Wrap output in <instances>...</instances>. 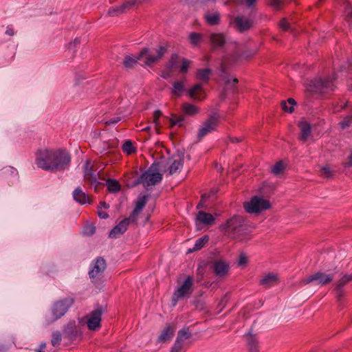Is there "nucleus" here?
Returning a JSON list of instances; mask_svg holds the SVG:
<instances>
[{
    "mask_svg": "<svg viewBox=\"0 0 352 352\" xmlns=\"http://www.w3.org/2000/svg\"><path fill=\"white\" fill-rule=\"evenodd\" d=\"M71 162V157L65 150L38 151L36 153L38 167L52 172L67 169Z\"/></svg>",
    "mask_w": 352,
    "mask_h": 352,
    "instance_id": "1",
    "label": "nucleus"
},
{
    "mask_svg": "<svg viewBox=\"0 0 352 352\" xmlns=\"http://www.w3.org/2000/svg\"><path fill=\"white\" fill-rule=\"evenodd\" d=\"M167 45H159L155 48L144 47L139 52L137 56L126 55L122 64L126 69H131L138 64V60H144V65L148 67H153L157 63L168 51Z\"/></svg>",
    "mask_w": 352,
    "mask_h": 352,
    "instance_id": "2",
    "label": "nucleus"
},
{
    "mask_svg": "<svg viewBox=\"0 0 352 352\" xmlns=\"http://www.w3.org/2000/svg\"><path fill=\"white\" fill-rule=\"evenodd\" d=\"M224 234L233 239H239L241 236L248 234L251 232V227L245 219L239 216L234 215L221 226Z\"/></svg>",
    "mask_w": 352,
    "mask_h": 352,
    "instance_id": "3",
    "label": "nucleus"
},
{
    "mask_svg": "<svg viewBox=\"0 0 352 352\" xmlns=\"http://www.w3.org/2000/svg\"><path fill=\"white\" fill-rule=\"evenodd\" d=\"M184 92H186L194 100H202L206 97L205 90L201 83H196L189 89H186L184 81H174L171 94L176 97H180Z\"/></svg>",
    "mask_w": 352,
    "mask_h": 352,
    "instance_id": "4",
    "label": "nucleus"
},
{
    "mask_svg": "<svg viewBox=\"0 0 352 352\" xmlns=\"http://www.w3.org/2000/svg\"><path fill=\"white\" fill-rule=\"evenodd\" d=\"M334 78L331 77L316 78L307 84L306 91L314 94H323L333 91L334 89Z\"/></svg>",
    "mask_w": 352,
    "mask_h": 352,
    "instance_id": "5",
    "label": "nucleus"
},
{
    "mask_svg": "<svg viewBox=\"0 0 352 352\" xmlns=\"http://www.w3.org/2000/svg\"><path fill=\"white\" fill-rule=\"evenodd\" d=\"M162 178L163 175L160 173L144 172L131 182L129 181L126 186L128 188H134L141 184L144 186H155L161 182Z\"/></svg>",
    "mask_w": 352,
    "mask_h": 352,
    "instance_id": "6",
    "label": "nucleus"
},
{
    "mask_svg": "<svg viewBox=\"0 0 352 352\" xmlns=\"http://www.w3.org/2000/svg\"><path fill=\"white\" fill-rule=\"evenodd\" d=\"M256 12L250 11L248 16L241 14L234 17L232 24L233 28L240 33H244L252 29L254 25Z\"/></svg>",
    "mask_w": 352,
    "mask_h": 352,
    "instance_id": "7",
    "label": "nucleus"
},
{
    "mask_svg": "<svg viewBox=\"0 0 352 352\" xmlns=\"http://www.w3.org/2000/svg\"><path fill=\"white\" fill-rule=\"evenodd\" d=\"M193 278L192 276H188L183 282L182 285L175 289L172 296V305L176 306L177 302L188 297L192 292Z\"/></svg>",
    "mask_w": 352,
    "mask_h": 352,
    "instance_id": "8",
    "label": "nucleus"
},
{
    "mask_svg": "<svg viewBox=\"0 0 352 352\" xmlns=\"http://www.w3.org/2000/svg\"><path fill=\"white\" fill-rule=\"evenodd\" d=\"M219 118L220 116L217 112H212L199 128L197 133V139L200 140L208 133L216 131L219 122Z\"/></svg>",
    "mask_w": 352,
    "mask_h": 352,
    "instance_id": "9",
    "label": "nucleus"
},
{
    "mask_svg": "<svg viewBox=\"0 0 352 352\" xmlns=\"http://www.w3.org/2000/svg\"><path fill=\"white\" fill-rule=\"evenodd\" d=\"M271 208L269 201L261 197L254 196L249 202L244 203V208L248 213H259Z\"/></svg>",
    "mask_w": 352,
    "mask_h": 352,
    "instance_id": "10",
    "label": "nucleus"
},
{
    "mask_svg": "<svg viewBox=\"0 0 352 352\" xmlns=\"http://www.w3.org/2000/svg\"><path fill=\"white\" fill-rule=\"evenodd\" d=\"M74 302V298L71 297L65 298L55 302L52 307L53 320L55 321L63 316Z\"/></svg>",
    "mask_w": 352,
    "mask_h": 352,
    "instance_id": "11",
    "label": "nucleus"
},
{
    "mask_svg": "<svg viewBox=\"0 0 352 352\" xmlns=\"http://www.w3.org/2000/svg\"><path fill=\"white\" fill-rule=\"evenodd\" d=\"M352 280V274H344L337 283L334 290L336 294L337 302L338 305V307L342 309L345 305L343 297L344 296V290L343 289L344 286L346 285L348 283Z\"/></svg>",
    "mask_w": 352,
    "mask_h": 352,
    "instance_id": "12",
    "label": "nucleus"
},
{
    "mask_svg": "<svg viewBox=\"0 0 352 352\" xmlns=\"http://www.w3.org/2000/svg\"><path fill=\"white\" fill-rule=\"evenodd\" d=\"M64 338L72 342L80 340L82 337V331L76 325L74 320L69 321L65 327L63 331Z\"/></svg>",
    "mask_w": 352,
    "mask_h": 352,
    "instance_id": "13",
    "label": "nucleus"
},
{
    "mask_svg": "<svg viewBox=\"0 0 352 352\" xmlns=\"http://www.w3.org/2000/svg\"><path fill=\"white\" fill-rule=\"evenodd\" d=\"M104 311V308L102 306L98 305L96 309L89 314L87 322L89 330L96 331L101 327V316Z\"/></svg>",
    "mask_w": 352,
    "mask_h": 352,
    "instance_id": "14",
    "label": "nucleus"
},
{
    "mask_svg": "<svg viewBox=\"0 0 352 352\" xmlns=\"http://www.w3.org/2000/svg\"><path fill=\"white\" fill-rule=\"evenodd\" d=\"M90 267L89 276L94 281L96 278H99L103 274L107 267L106 261L103 257L98 256L91 262Z\"/></svg>",
    "mask_w": 352,
    "mask_h": 352,
    "instance_id": "15",
    "label": "nucleus"
},
{
    "mask_svg": "<svg viewBox=\"0 0 352 352\" xmlns=\"http://www.w3.org/2000/svg\"><path fill=\"white\" fill-rule=\"evenodd\" d=\"M334 277V274H325L322 272H317L316 273L310 275L302 280L305 285L309 284L314 281H318V285H326L330 283Z\"/></svg>",
    "mask_w": 352,
    "mask_h": 352,
    "instance_id": "16",
    "label": "nucleus"
},
{
    "mask_svg": "<svg viewBox=\"0 0 352 352\" xmlns=\"http://www.w3.org/2000/svg\"><path fill=\"white\" fill-rule=\"evenodd\" d=\"M210 265L212 272L218 278H222L226 276L230 269L229 264L221 259L211 261Z\"/></svg>",
    "mask_w": 352,
    "mask_h": 352,
    "instance_id": "17",
    "label": "nucleus"
},
{
    "mask_svg": "<svg viewBox=\"0 0 352 352\" xmlns=\"http://www.w3.org/2000/svg\"><path fill=\"white\" fill-rule=\"evenodd\" d=\"M221 76L225 80V91H230V92L233 94H236L238 92V89L236 87L238 79L236 78H234L232 79L230 78L224 65H221Z\"/></svg>",
    "mask_w": 352,
    "mask_h": 352,
    "instance_id": "18",
    "label": "nucleus"
},
{
    "mask_svg": "<svg viewBox=\"0 0 352 352\" xmlns=\"http://www.w3.org/2000/svg\"><path fill=\"white\" fill-rule=\"evenodd\" d=\"M89 163L86 162L85 170V179L91 183V185H95L96 190L97 188L104 186V184L98 181L96 175L94 173L93 168L89 166Z\"/></svg>",
    "mask_w": 352,
    "mask_h": 352,
    "instance_id": "19",
    "label": "nucleus"
},
{
    "mask_svg": "<svg viewBox=\"0 0 352 352\" xmlns=\"http://www.w3.org/2000/svg\"><path fill=\"white\" fill-rule=\"evenodd\" d=\"M298 126L300 129L299 139L303 142H306L311 133V126L309 122L305 120L298 122Z\"/></svg>",
    "mask_w": 352,
    "mask_h": 352,
    "instance_id": "20",
    "label": "nucleus"
},
{
    "mask_svg": "<svg viewBox=\"0 0 352 352\" xmlns=\"http://www.w3.org/2000/svg\"><path fill=\"white\" fill-rule=\"evenodd\" d=\"M129 226V219L122 220L109 232V238H118L119 235L124 234Z\"/></svg>",
    "mask_w": 352,
    "mask_h": 352,
    "instance_id": "21",
    "label": "nucleus"
},
{
    "mask_svg": "<svg viewBox=\"0 0 352 352\" xmlns=\"http://www.w3.org/2000/svg\"><path fill=\"white\" fill-rule=\"evenodd\" d=\"M73 198L76 202L82 205L85 204H91L92 203L89 196L83 192L80 187L76 188L74 190Z\"/></svg>",
    "mask_w": 352,
    "mask_h": 352,
    "instance_id": "22",
    "label": "nucleus"
},
{
    "mask_svg": "<svg viewBox=\"0 0 352 352\" xmlns=\"http://www.w3.org/2000/svg\"><path fill=\"white\" fill-rule=\"evenodd\" d=\"M196 221L202 225L211 226L214 223L215 219L210 213L200 210L197 214Z\"/></svg>",
    "mask_w": 352,
    "mask_h": 352,
    "instance_id": "23",
    "label": "nucleus"
},
{
    "mask_svg": "<svg viewBox=\"0 0 352 352\" xmlns=\"http://www.w3.org/2000/svg\"><path fill=\"white\" fill-rule=\"evenodd\" d=\"M212 74V71L210 68L198 69L196 72V78L202 81L203 83L207 84Z\"/></svg>",
    "mask_w": 352,
    "mask_h": 352,
    "instance_id": "24",
    "label": "nucleus"
},
{
    "mask_svg": "<svg viewBox=\"0 0 352 352\" xmlns=\"http://www.w3.org/2000/svg\"><path fill=\"white\" fill-rule=\"evenodd\" d=\"M178 160H174L172 164L169 167V173L170 175H173L176 173L178 169L183 166L184 164V153L178 151Z\"/></svg>",
    "mask_w": 352,
    "mask_h": 352,
    "instance_id": "25",
    "label": "nucleus"
},
{
    "mask_svg": "<svg viewBox=\"0 0 352 352\" xmlns=\"http://www.w3.org/2000/svg\"><path fill=\"white\" fill-rule=\"evenodd\" d=\"M247 337L249 352H258V341L256 336L249 332Z\"/></svg>",
    "mask_w": 352,
    "mask_h": 352,
    "instance_id": "26",
    "label": "nucleus"
},
{
    "mask_svg": "<svg viewBox=\"0 0 352 352\" xmlns=\"http://www.w3.org/2000/svg\"><path fill=\"white\" fill-rule=\"evenodd\" d=\"M204 19L209 25H216L220 23V14L218 12H207L204 15Z\"/></svg>",
    "mask_w": 352,
    "mask_h": 352,
    "instance_id": "27",
    "label": "nucleus"
},
{
    "mask_svg": "<svg viewBox=\"0 0 352 352\" xmlns=\"http://www.w3.org/2000/svg\"><path fill=\"white\" fill-rule=\"evenodd\" d=\"M277 280L278 277L274 274L270 273L261 279L260 284L265 287H269L275 284Z\"/></svg>",
    "mask_w": 352,
    "mask_h": 352,
    "instance_id": "28",
    "label": "nucleus"
},
{
    "mask_svg": "<svg viewBox=\"0 0 352 352\" xmlns=\"http://www.w3.org/2000/svg\"><path fill=\"white\" fill-rule=\"evenodd\" d=\"M210 41L214 46L218 47H222L226 43L224 36L217 33H213L210 35Z\"/></svg>",
    "mask_w": 352,
    "mask_h": 352,
    "instance_id": "29",
    "label": "nucleus"
},
{
    "mask_svg": "<svg viewBox=\"0 0 352 352\" xmlns=\"http://www.w3.org/2000/svg\"><path fill=\"white\" fill-rule=\"evenodd\" d=\"M1 175L5 178H15L18 175L16 169L12 166H6L1 169Z\"/></svg>",
    "mask_w": 352,
    "mask_h": 352,
    "instance_id": "30",
    "label": "nucleus"
},
{
    "mask_svg": "<svg viewBox=\"0 0 352 352\" xmlns=\"http://www.w3.org/2000/svg\"><path fill=\"white\" fill-rule=\"evenodd\" d=\"M148 198H149L148 195H140L138 197V199L135 201V206L134 208V209H135V212L140 211L141 212V211L145 207Z\"/></svg>",
    "mask_w": 352,
    "mask_h": 352,
    "instance_id": "31",
    "label": "nucleus"
},
{
    "mask_svg": "<svg viewBox=\"0 0 352 352\" xmlns=\"http://www.w3.org/2000/svg\"><path fill=\"white\" fill-rule=\"evenodd\" d=\"M174 331L172 327L168 325L162 332L158 338L160 342H165L170 340L173 336Z\"/></svg>",
    "mask_w": 352,
    "mask_h": 352,
    "instance_id": "32",
    "label": "nucleus"
},
{
    "mask_svg": "<svg viewBox=\"0 0 352 352\" xmlns=\"http://www.w3.org/2000/svg\"><path fill=\"white\" fill-rule=\"evenodd\" d=\"M107 190L112 193L118 192L121 189V186L118 180L109 179L106 182Z\"/></svg>",
    "mask_w": 352,
    "mask_h": 352,
    "instance_id": "33",
    "label": "nucleus"
},
{
    "mask_svg": "<svg viewBox=\"0 0 352 352\" xmlns=\"http://www.w3.org/2000/svg\"><path fill=\"white\" fill-rule=\"evenodd\" d=\"M208 241L209 236L208 235H204L203 236L199 238L196 241L193 248L192 250L190 249L188 251V253L192 252V251H197L201 250L208 242Z\"/></svg>",
    "mask_w": 352,
    "mask_h": 352,
    "instance_id": "34",
    "label": "nucleus"
},
{
    "mask_svg": "<svg viewBox=\"0 0 352 352\" xmlns=\"http://www.w3.org/2000/svg\"><path fill=\"white\" fill-rule=\"evenodd\" d=\"M182 109L187 116H193L199 112V108L195 105L185 102L182 104Z\"/></svg>",
    "mask_w": 352,
    "mask_h": 352,
    "instance_id": "35",
    "label": "nucleus"
},
{
    "mask_svg": "<svg viewBox=\"0 0 352 352\" xmlns=\"http://www.w3.org/2000/svg\"><path fill=\"white\" fill-rule=\"evenodd\" d=\"M296 105V100L292 98H288L287 101H282L281 107L283 109L289 113H292L294 111V106Z\"/></svg>",
    "mask_w": 352,
    "mask_h": 352,
    "instance_id": "36",
    "label": "nucleus"
},
{
    "mask_svg": "<svg viewBox=\"0 0 352 352\" xmlns=\"http://www.w3.org/2000/svg\"><path fill=\"white\" fill-rule=\"evenodd\" d=\"M192 334L189 332L188 327L184 328L178 331L176 340L184 344V340L190 338Z\"/></svg>",
    "mask_w": 352,
    "mask_h": 352,
    "instance_id": "37",
    "label": "nucleus"
},
{
    "mask_svg": "<svg viewBox=\"0 0 352 352\" xmlns=\"http://www.w3.org/2000/svg\"><path fill=\"white\" fill-rule=\"evenodd\" d=\"M165 67L173 71L175 68L179 67V56L177 54H173L169 60L166 63Z\"/></svg>",
    "mask_w": 352,
    "mask_h": 352,
    "instance_id": "38",
    "label": "nucleus"
},
{
    "mask_svg": "<svg viewBox=\"0 0 352 352\" xmlns=\"http://www.w3.org/2000/svg\"><path fill=\"white\" fill-rule=\"evenodd\" d=\"M185 119L183 117H177L175 115H173L172 118H169L170 126L171 128L178 126L179 127L184 126Z\"/></svg>",
    "mask_w": 352,
    "mask_h": 352,
    "instance_id": "39",
    "label": "nucleus"
},
{
    "mask_svg": "<svg viewBox=\"0 0 352 352\" xmlns=\"http://www.w3.org/2000/svg\"><path fill=\"white\" fill-rule=\"evenodd\" d=\"M202 34L192 32L189 34V40L193 46H198L202 41Z\"/></svg>",
    "mask_w": 352,
    "mask_h": 352,
    "instance_id": "40",
    "label": "nucleus"
},
{
    "mask_svg": "<svg viewBox=\"0 0 352 352\" xmlns=\"http://www.w3.org/2000/svg\"><path fill=\"white\" fill-rule=\"evenodd\" d=\"M122 148L123 151L126 153L128 155H131L136 151V148L133 145L132 142L129 140L124 142Z\"/></svg>",
    "mask_w": 352,
    "mask_h": 352,
    "instance_id": "41",
    "label": "nucleus"
},
{
    "mask_svg": "<svg viewBox=\"0 0 352 352\" xmlns=\"http://www.w3.org/2000/svg\"><path fill=\"white\" fill-rule=\"evenodd\" d=\"M62 339V334L60 331H56L52 335V344L53 346H58L60 345Z\"/></svg>",
    "mask_w": 352,
    "mask_h": 352,
    "instance_id": "42",
    "label": "nucleus"
},
{
    "mask_svg": "<svg viewBox=\"0 0 352 352\" xmlns=\"http://www.w3.org/2000/svg\"><path fill=\"white\" fill-rule=\"evenodd\" d=\"M285 170V166L282 161L276 162L272 167V172L275 175H278L283 173Z\"/></svg>",
    "mask_w": 352,
    "mask_h": 352,
    "instance_id": "43",
    "label": "nucleus"
},
{
    "mask_svg": "<svg viewBox=\"0 0 352 352\" xmlns=\"http://www.w3.org/2000/svg\"><path fill=\"white\" fill-rule=\"evenodd\" d=\"M190 63H191L190 60L183 58L182 60L181 65H179V67H179V72L182 74H185L188 73Z\"/></svg>",
    "mask_w": 352,
    "mask_h": 352,
    "instance_id": "44",
    "label": "nucleus"
},
{
    "mask_svg": "<svg viewBox=\"0 0 352 352\" xmlns=\"http://www.w3.org/2000/svg\"><path fill=\"white\" fill-rule=\"evenodd\" d=\"M284 4V0H270V6L272 7L276 11L281 10Z\"/></svg>",
    "mask_w": 352,
    "mask_h": 352,
    "instance_id": "45",
    "label": "nucleus"
},
{
    "mask_svg": "<svg viewBox=\"0 0 352 352\" xmlns=\"http://www.w3.org/2000/svg\"><path fill=\"white\" fill-rule=\"evenodd\" d=\"M339 124L342 129H345L349 127L352 124V114L346 116L341 122H340Z\"/></svg>",
    "mask_w": 352,
    "mask_h": 352,
    "instance_id": "46",
    "label": "nucleus"
},
{
    "mask_svg": "<svg viewBox=\"0 0 352 352\" xmlns=\"http://www.w3.org/2000/svg\"><path fill=\"white\" fill-rule=\"evenodd\" d=\"M192 303L197 309L204 310L205 309V302L200 296H195Z\"/></svg>",
    "mask_w": 352,
    "mask_h": 352,
    "instance_id": "47",
    "label": "nucleus"
},
{
    "mask_svg": "<svg viewBox=\"0 0 352 352\" xmlns=\"http://www.w3.org/2000/svg\"><path fill=\"white\" fill-rule=\"evenodd\" d=\"M173 75V71L164 67V69L161 72L160 76L166 80L170 79Z\"/></svg>",
    "mask_w": 352,
    "mask_h": 352,
    "instance_id": "48",
    "label": "nucleus"
},
{
    "mask_svg": "<svg viewBox=\"0 0 352 352\" xmlns=\"http://www.w3.org/2000/svg\"><path fill=\"white\" fill-rule=\"evenodd\" d=\"M161 163L158 162H154L151 166L148 168L147 170L145 172H150L151 173H160V168Z\"/></svg>",
    "mask_w": 352,
    "mask_h": 352,
    "instance_id": "49",
    "label": "nucleus"
},
{
    "mask_svg": "<svg viewBox=\"0 0 352 352\" xmlns=\"http://www.w3.org/2000/svg\"><path fill=\"white\" fill-rule=\"evenodd\" d=\"M258 0H244V3H245V6L250 9L251 11H254V12H256V3H257Z\"/></svg>",
    "mask_w": 352,
    "mask_h": 352,
    "instance_id": "50",
    "label": "nucleus"
},
{
    "mask_svg": "<svg viewBox=\"0 0 352 352\" xmlns=\"http://www.w3.org/2000/svg\"><path fill=\"white\" fill-rule=\"evenodd\" d=\"M85 234L88 236H92L96 232V227L92 224H88L84 228Z\"/></svg>",
    "mask_w": 352,
    "mask_h": 352,
    "instance_id": "51",
    "label": "nucleus"
},
{
    "mask_svg": "<svg viewBox=\"0 0 352 352\" xmlns=\"http://www.w3.org/2000/svg\"><path fill=\"white\" fill-rule=\"evenodd\" d=\"M140 213V211L135 212V209H133L132 212L130 214L129 217L128 218H125L124 219H129V223L130 221L132 223H136L137 220H138V217Z\"/></svg>",
    "mask_w": 352,
    "mask_h": 352,
    "instance_id": "52",
    "label": "nucleus"
},
{
    "mask_svg": "<svg viewBox=\"0 0 352 352\" xmlns=\"http://www.w3.org/2000/svg\"><path fill=\"white\" fill-rule=\"evenodd\" d=\"M279 26L283 31H289L290 29V24L285 18L280 20Z\"/></svg>",
    "mask_w": 352,
    "mask_h": 352,
    "instance_id": "53",
    "label": "nucleus"
},
{
    "mask_svg": "<svg viewBox=\"0 0 352 352\" xmlns=\"http://www.w3.org/2000/svg\"><path fill=\"white\" fill-rule=\"evenodd\" d=\"M184 344L175 340L173 346L171 348L170 352H181L183 349Z\"/></svg>",
    "mask_w": 352,
    "mask_h": 352,
    "instance_id": "54",
    "label": "nucleus"
},
{
    "mask_svg": "<svg viewBox=\"0 0 352 352\" xmlns=\"http://www.w3.org/2000/svg\"><path fill=\"white\" fill-rule=\"evenodd\" d=\"M248 257L243 253H241L239 258L238 264L239 266H245L248 264Z\"/></svg>",
    "mask_w": 352,
    "mask_h": 352,
    "instance_id": "55",
    "label": "nucleus"
},
{
    "mask_svg": "<svg viewBox=\"0 0 352 352\" xmlns=\"http://www.w3.org/2000/svg\"><path fill=\"white\" fill-rule=\"evenodd\" d=\"M80 43V40L79 38H76L74 41L70 42L68 45L69 50H73V53L75 52V47Z\"/></svg>",
    "mask_w": 352,
    "mask_h": 352,
    "instance_id": "56",
    "label": "nucleus"
},
{
    "mask_svg": "<svg viewBox=\"0 0 352 352\" xmlns=\"http://www.w3.org/2000/svg\"><path fill=\"white\" fill-rule=\"evenodd\" d=\"M229 299H230V297H229L228 294H225L224 296L221 298V301L219 302L218 306L219 307H221V309H223L226 306V305L227 302L229 300Z\"/></svg>",
    "mask_w": 352,
    "mask_h": 352,
    "instance_id": "57",
    "label": "nucleus"
},
{
    "mask_svg": "<svg viewBox=\"0 0 352 352\" xmlns=\"http://www.w3.org/2000/svg\"><path fill=\"white\" fill-rule=\"evenodd\" d=\"M321 171L322 174L325 175L327 177H330L331 175V171L327 166L322 167Z\"/></svg>",
    "mask_w": 352,
    "mask_h": 352,
    "instance_id": "58",
    "label": "nucleus"
},
{
    "mask_svg": "<svg viewBox=\"0 0 352 352\" xmlns=\"http://www.w3.org/2000/svg\"><path fill=\"white\" fill-rule=\"evenodd\" d=\"M206 201V195H201V198L200 201L199 202V204L197 206V209H200V208H205L206 207L205 204H204V201Z\"/></svg>",
    "mask_w": 352,
    "mask_h": 352,
    "instance_id": "59",
    "label": "nucleus"
},
{
    "mask_svg": "<svg viewBox=\"0 0 352 352\" xmlns=\"http://www.w3.org/2000/svg\"><path fill=\"white\" fill-rule=\"evenodd\" d=\"M343 166L345 168L352 167V151L351 155L348 157V161L343 163Z\"/></svg>",
    "mask_w": 352,
    "mask_h": 352,
    "instance_id": "60",
    "label": "nucleus"
},
{
    "mask_svg": "<svg viewBox=\"0 0 352 352\" xmlns=\"http://www.w3.org/2000/svg\"><path fill=\"white\" fill-rule=\"evenodd\" d=\"M154 118L156 124H158V119L162 116V113L160 110H156L154 111Z\"/></svg>",
    "mask_w": 352,
    "mask_h": 352,
    "instance_id": "61",
    "label": "nucleus"
},
{
    "mask_svg": "<svg viewBox=\"0 0 352 352\" xmlns=\"http://www.w3.org/2000/svg\"><path fill=\"white\" fill-rule=\"evenodd\" d=\"M98 215L100 218L104 219L109 217V214L106 212L102 211L101 208L98 210Z\"/></svg>",
    "mask_w": 352,
    "mask_h": 352,
    "instance_id": "62",
    "label": "nucleus"
},
{
    "mask_svg": "<svg viewBox=\"0 0 352 352\" xmlns=\"http://www.w3.org/2000/svg\"><path fill=\"white\" fill-rule=\"evenodd\" d=\"M6 34L9 36H13L14 34V31L13 28L9 25L7 27Z\"/></svg>",
    "mask_w": 352,
    "mask_h": 352,
    "instance_id": "63",
    "label": "nucleus"
},
{
    "mask_svg": "<svg viewBox=\"0 0 352 352\" xmlns=\"http://www.w3.org/2000/svg\"><path fill=\"white\" fill-rule=\"evenodd\" d=\"M229 140L232 143H239L242 141L241 138L229 137Z\"/></svg>",
    "mask_w": 352,
    "mask_h": 352,
    "instance_id": "64",
    "label": "nucleus"
}]
</instances>
